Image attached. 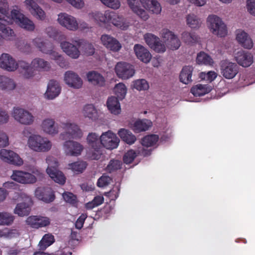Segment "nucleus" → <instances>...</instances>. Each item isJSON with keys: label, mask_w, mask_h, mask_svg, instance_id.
<instances>
[{"label": "nucleus", "mask_w": 255, "mask_h": 255, "mask_svg": "<svg viewBox=\"0 0 255 255\" xmlns=\"http://www.w3.org/2000/svg\"><path fill=\"white\" fill-rule=\"evenodd\" d=\"M87 163L83 161H78L68 164V168L76 173L82 172L87 167Z\"/></svg>", "instance_id": "obj_45"}, {"label": "nucleus", "mask_w": 255, "mask_h": 255, "mask_svg": "<svg viewBox=\"0 0 255 255\" xmlns=\"http://www.w3.org/2000/svg\"><path fill=\"white\" fill-rule=\"evenodd\" d=\"M17 235L16 230H9L5 228L3 230H0V237L2 238H12Z\"/></svg>", "instance_id": "obj_58"}, {"label": "nucleus", "mask_w": 255, "mask_h": 255, "mask_svg": "<svg viewBox=\"0 0 255 255\" xmlns=\"http://www.w3.org/2000/svg\"><path fill=\"white\" fill-rule=\"evenodd\" d=\"M221 75L227 79H233L239 72L238 65L229 60H223L220 63Z\"/></svg>", "instance_id": "obj_16"}, {"label": "nucleus", "mask_w": 255, "mask_h": 255, "mask_svg": "<svg viewBox=\"0 0 255 255\" xmlns=\"http://www.w3.org/2000/svg\"><path fill=\"white\" fill-rule=\"evenodd\" d=\"M38 216H31L28 217L26 220V223L31 227L35 229H38Z\"/></svg>", "instance_id": "obj_62"}, {"label": "nucleus", "mask_w": 255, "mask_h": 255, "mask_svg": "<svg viewBox=\"0 0 255 255\" xmlns=\"http://www.w3.org/2000/svg\"><path fill=\"white\" fill-rule=\"evenodd\" d=\"M152 126V123L148 120H139L135 121L132 126V129L136 132L147 130Z\"/></svg>", "instance_id": "obj_39"}, {"label": "nucleus", "mask_w": 255, "mask_h": 255, "mask_svg": "<svg viewBox=\"0 0 255 255\" xmlns=\"http://www.w3.org/2000/svg\"><path fill=\"white\" fill-rule=\"evenodd\" d=\"M27 145L31 150L37 152H47L53 146L52 141L39 134H32L27 139Z\"/></svg>", "instance_id": "obj_3"}, {"label": "nucleus", "mask_w": 255, "mask_h": 255, "mask_svg": "<svg viewBox=\"0 0 255 255\" xmlns=\"http://www.w3.org/2000/svg\"><path fill=\"white\" fill-rule=\"evenodd\" d=\"M33 45L42 53L48 55L50 58L55 61L61 67L65 66V61L63 56L51 44L44 42L40 38H36L33 40Z\"/></svg>", "instance_id": "obj_5"}, {"label": "nucleus", "mask_w": 255, "mask_h": 255, "mask_svg": "<svg viewBox=\"0 0 255 255\" xmlns=\"http://www.w3.org/2000/svg\"><path fill=\"white\" fill-rule=\"evenodd\" d=\"M246 7L248 12L251 15L255 16V0H247Z\"/></svg>", "instance_id": "obj_64"}, {"label": "nucleus", "mask_w": 255, "mask_h": 255, "mask_svg": "<svg viewBox=\"0 0 255 255\" xmlns=\"http://www.w3.org/2000/svg\"><path fill=\"white\" fill-rule=\"evenodd\" d=\"M63 148L66 155L78 156L81 154L84 146L78 141L69 139L63 143Z\"/></svg>", "instance_id": "obj_19"}, {"label": "nucleus", "mask_w": 255, "mask_h": 255, "mask_svg": "<svg viewBox=\"0 0 255 255\" xmlns=\"http://www.w3.org/2000/svg\"><path fill=\"white\" fill-rule=\"evenodd\" d=\"M87 81L92 85L102 87L105 85V79L103 76L96 71L88 72L86 74Z\"/></svg>", "instance_id": "obj_35"}, {"label": "nucleus", "mask_w": 255, "mask_h": 255, "mask_svg": "<svg viewBox=\"0 0 255 255\" xmlns=\"http://www.w3.org/2000/svg\"><path fill=\"white\" fill-rule=\"evenodd\" d=\"M118 135L124 142L128 144H132L136 141V137L129 130L125 128L120 129Z\"/></svg>", "instance_id": "obj_40"}, {"label": "nucleus", "mask_w": 255, "mask_h": 255, "mask_svg": "<svg viewBox=\"0 0 255 255\" xmlns=\"http://www.w3.org/2000/svg\"><path fill=\"white\" fill-rule=\"evenodd\" d=\"M57 22L60 26L71 31L78 30L79 23L77 18L66 12H60L57 15Z\"/></svg>", "instance_id": "obj_11"}, {"label": "nucleus", "mask_w": 255, "mask_h": 255, "mask_svg": "<svg viewBox=\"0 0 255 255\" xmlns=\"http://www.w3.org/2000/svg\"><path fill=\"white\" fill-rule=\"evenodd\" d=\"M160 36L164 41L167 49L176 50L181 46V41L178 36L167 28H163L161 30Z\"/></svg>", "instance_id": "obj_13"}, {"label": "nucleus", "mask_w": 255, "mask_h": 255, "mask_svg": "<svg viewBox=\"0 0 255 255\" xmlns=\"http://www.w3.org/2000/svg\"><path fill=\"white\" fill-rule=\"evenodd\" d=\"M86 142L88 145L95 150L90 156L92 159L98 160L101 156L99 149L101 148V137L97 133L91 132L88 133Z\"/></svg>", "instance_id": "obj_14"}, {"label": "nucleus", "mask_w": 255, "mask_h": 255, "mask_svg": "<svg viewBox=\"0 0 255 255\" xmlns=\"http://www.w3.org/2000/svg\"><path fill=\"white\" fill-rule=\"evenodd\" d=\"M41 131L51 136H54L59 133V128L55 120L51 117L44 118L40 124Z\"/></svg>", "instance_id": "obj_15"}, {"label": "nucleus", "mask_w": 255, "mask_h": 255, "mask_svg": "<svg viewBox=\"0 0 255 255\" xmlns=\"http://www.w3.org/2000/svg\"><path fill=\"white\" fill-rule=\"evenodd\" d=\"M181 37L182 41L187 44L194 43L198 40L197 36L194 33L187 31H184L181 33Z\"/></svg>", "instance_id": "obj_50"}, {"label": "nucleus", "mask_w": 255, "mask_h": 255, "mask_svg": "<svg viewBox=\"0 0 255 255\" xmlns=\"http://www.w3.org/2000/svg\"><path fill=\"white\" fill-rule=\"evenodd\" d=\"M136 156V153L133 150L128 151L124 155L123 160L126 164L130 163Z\"/></svg>", "instance_id": "obj_57"}, {"label": "nucleus", "mask_w": 255, "mask_h": 255, "mask_svg": "<svg viewBox=\"0 0 255 255\" xmlns=\"http://www.w3.org/2000/svg\"><path fill=\"white\" fill-rule=\"evenodd\" d=\"M81 113L85 119H88L92 122L96 121L99 117L98 110L93 104L85 105L82 110Z\"/></svg>", "instance_id": "obj_36"}, {"label": "nucleus", "mask_w": 255, "mask_h": 255, "mask_svg": "<svg viewBox=\"0 0 255 255\" xmlns=\"http://www.w3.org/2000/svg\"><path fill=\"white\" fill-rule=\"evenodd\" d=\"M139 0H127V4L131 11L144 21L149 18L148 13L139 5Z\"/></svg>", "instance_id": "obj_30"}, {"label": "nucleus", "mask_w": 255, "mask_h": 255, "mask_svg": "<svg viewBox=\"0 0 255 255\" xmlns=\"http://www.w3.org/2000/svg\"><path fill=\"white\" fill-rule=\"evenodd\" d=\"M0 68L9 72H14L19 68L23 78H29L33 75L28 62L23 60L17 62L14 58L7 53L0 55Z\"/></svg>", "instance_id": "obj_1"}, {"label": "nucleus", "mask_w": 255, "mask_h": 255, "mask_svg": "<svg viewBox=\"0 0 255 255\" xmlns=\"http://www.w3.org/2000/svg\"><path fill=\"white\" fill-rule=\"evenodd\" d=\"M61 92V87L59 83L55 80H50L48 82L44 98L48 100H53L59 96Z\"/></svg>", "instance_id": "obj_26"}, {"label": "nucleus", "mask_w": 255, "mask_h": 255, "mask_svg": "<svg viewBox=\"0 0 255 255\" xmlns=\"http://www.w3.org/2000/svg\"><path fill=\"white\" fill-rule=\"evenodd\" d=\"M103 4L113 9H118L121 6L120 0H100Z\"/></svg>", "instance_id": "obj_53"}, {"label": "nucleus", "mask_w": 255, "mask_h": 255, "mask_svg": "<svg viewBox=\"0 0 255 255\" xmlns=\"http://www.w3.org/2000/svg\"><path fill=\"white\" fill-rule=\"evenodd\" d=\"M134 52L137 58L144 63H148L150 61L152 55L149 51L140 44H135L133 47Z\"/></svg>", "instance_id": "obj_34"}, {"label": "nucleus", "mask_w": 255, "mask_h": 255, "mask_svg": "<svg viewBox=\"0 0 255 255\" xmlns=\"http://www.w3.org/2000/svg\"><path fill=\"white\" fill-rule=\"evenodd\" d=\"M29 69L32 70L33 75L29 78H24V79H31L35 75V71L47 72L51 69V66L50 63L41 58H35L33 59L30 64L28 63Z\"/></svg>", "instance_id": "obj_20"}, {"label": "nucleus", "mask_w": 255, "mask_h": 255, "mask_svg": "<svg viewBox=\"0 0 255 255\" xmlns=\"http://www.w3.org/2000/svg\"><path fill=\"white\" fill-rule=\"evenodd\" d=\"M141 5L147 12L153 14H159L162 6L157 0H139Z\"/></svg>", "instance_id": "obj_31"}, {"label": "nucleus", "mask_w": 255, "mask_h": 255, "mask_svg": "<svg viewBox=\"0 0 255 255\" xmlns=\"http://www.w3.org/2000/svg\"><path fill=\"white\" fill-rule=\"evenodd\" d=\"M100 40L102 44L108 50L114 52H119L122 48L120 41L114 37L107 34L101 35Z\"/></svg>", "instance_id": "obj_24"}, {"label": "nucleus", "mask_w": 255, "mask_h": 255, "mask_svg": "<svg viewBox=\"0 0 255 255\" xmlns=\"http://www.w3.org/2000/svg\"><path fill=\"white\" fill-rule=\"evenodd\" d=\"M133 87L138 91H145L149 89V86L146 80L143 79L133 81Z\"/></svg>", "instance_id": "obj_51"}, {"label": "nucleus", "mask_w": 255, "mask_h": 255, "mask_svg": "<svg viewBox=\"0 0 255 255\" xmlns=\"http://www.w3.org/2000/svg\"><path fill=\"white\" fill-rule=\"evenodd\" d=\"M17 88V84L12 78L4 74H0V91L10 92Z\"/></svg>", "instance_id": "obj_32"}, {"label": "nucleus", "mask_w": 255, "mask_h": 255, "mask_svg": "<svg viewBox=\"0 0 255 255\" xmlns=\"http://www.w3.org/2000/svg\"><path fill=\"white\" fill-rule=\"evenodd\" d=\"M187 25L192 29L198 28L202 24L201 19L196 15L191 13L186 16Z\"/></svg>", "instance_id": "obj_42"}, {"label": "nucleus", "mask_w": 255, "mask_h": 255, "mask_svg": "<svg viewBox=\"0 0 255 255\" xmlns=\"http://www.w3.org/2000/svg\"><path fill=\"white\" fill-rule=\"evenodd\" d=\"M207 25L210 31L215 35L223 37L227 35L226 25L222 19L216 15L211 14L208 16Z\"/></svg>", "instance_id": "obj_8"}, {"label": "nucleus", "mask_w": 255, "mask_h": 255, "mask_svg": "<svg viewBox=\"0 0 255 255\" xmlns=\"http://www.w3.org/2000/svg\"><path fill=\"white\" fill-rule=\"evenodd\" d=\"M14 220V217L11 213L7 212H0V225L10 226Z\"/></svg>", "instance_id": "obj_46"}, {"label": "nucleus", "mask_w": 255, "mask_h": 255, "mask_svg": "<svg viewBox=\"0 0 255 255\" xmlns=\"http://www.w3.org/2000/svg\"><path fill=\"white\" fill-rule=\"evenodd\" d=\"M4 7V0H0V36L10 40L15 37V33L11 28L7 26V24L11 22L12 19L8 15V13Z\"/></svg>", "instance_id": "obj_6"}, {"label": "nucleus", "mask_w": 255, "mask_h": 255, "mask_svg": "<svg viewBox=\"0 0 255 255\" xmlns=\"http://www.w3.org/2000/svg\"><path fill=\"white\" fill-rule=\"evenodd\" d=\"M110 24L122 30L127 29L129 25V22L122 15L112 11H110L108 26Z\"/></svg>", "instance_id": "obj_27"}, {"label": "nucleus", "mask_w": 255, "mask_h": 255, "mask_svg": "<svg viewBox=\"0 0 255 255\" xmlns=\"http://www.w3.org/2000/svg\"><path fill=\"white\" fill-rule=\"evenodd\" d=\"M9 145L8 137L6 133L0 130V147H6Z\"/></svg>", "instance_id": "obj_63"}, {"label": "nucleus", "mask_w": 255, "mask_h": 255, "mask_svg": "<svg viewBox=\"0 0 255 255\" xmlns=\"http://www.w3.org/2000/svg\"><path fill=\"white\" fill-rule=\"evenodd\" d=\"M11 117L17 123L24 126H31L35 118L29 110L19 107H14L11 111Z\"/></svg>", "instance_id": "obj_9"}, {"label": "nucleus", "mask_w": 255, "mask_h": 255, "mask_svg": "<svg viewBox=\"0 0 255 255\" xmlns=\"http://www.w3.org/2000/svg\"><path fill=\"white\" fill-rule=\"evenodd\" d=\"M234 57L238 64L244 67H249L254 62V57L252 54L243 50L236 53Z\"/></svg>", "instance_id": "obj_29"}, {"label": "nucleus", "mask_w": 255, "mask_h": 255, "mask_svg": "<svg viewBox=\"0 0 255 255\" xmlns=\"http://www.w3.org/2000/svg\"><path fill=\"white\" fill-rule=\"evenodd\" d=\"M197 62L199 64L213 66L214 62L212 58L207 53L200 52L197 56Z\"/></svg>", "instance_id": "obj_44"}, {"label": "nucleus", "mask_w": 255, "mask_h": 255, "mask_svg": "<svg viewBox=\"0 0 255 255\" xmlns=\"http://www.w3.org/2000/svg\"><path fill=\"white\" fill-rule=\"evenodd\" d=\"M217 73L215 71H210L207 73L202 72L200 77L201 79L206 80L210 82L214 81L217 77Z\"/></svg>", "instance_id": "obj_55"}, {"label": "nucleus", "mask_w": 255, "mask_h": 255, "mask_svg": "<svg viewBox=\"0 0 255 255\" xmlns=\"http://www.w3.org/2000/svg\"><path fill=\"white\" fill-rule=\"evenodd\" d=\"M60 126L63 129V131L59 134V138L61 140L80 139L83 136L84 132L80 126L72 121L62 122Z\"/></svg>", "instance_id": "obj_2"}, {"label": "nucleus", "mask_w": 255, "mask_h": 255, "mask_svg": "<svg viewBox=\"0 0 255 255\" xmlns=\"http://www.w3.org/2000/svg\"><path fill=\"white\" fill-rule=\"evenodd\" d=\"M34 195L38 199L47 203L53 202L55 198L54 191L50 187L37 188Z\"/></svg>", "instance_id": "obj_28"}, {"label": "nucleus", "mask_w": 255, "mask_h": 255, "mask_svg": "<svg viewBox=\"0 0 255 255\" xmlns=\"http://www.w3.org/2000/svg\"><path fill=\"white\" fill-rule=\"evenodd\" d=\"M106 104L108 109L111 114L118 115L121 113V105L118 98L114 96L109 97L107 101Z\"/></svg>", "instance_id": "obj_37"}, {"label": "nucleus", "mask_w": 255, "mask_h": 255, "mask_svg": "<svg viewBox=\"0 0 255 255\" xmlns=\"http://www.w3.org/2000/svg\"><path fill=\"white\" fill-rule=\"evenodd\" d=\"M152 49L157 53H163L166 51L167 47L164 41L162 42L159 38Z\"/></svg>", "instance_id": "obj_56"}, {"label": "nucleus", "mask_w": 255, "mask_h": 255, "mask_svg": "<svg viewBox=\"0 0 255 255\" xmlns=\"http://www.w3.org/2000/svg\"><path fill=\"white\" fill-rule=\"evenodd\" d=\"M212 87L207 85L197 84L191 89V93L196 96H203L209 93Z\"/></svg>", "instance_id": "obj_41"}, {"label": "nucleus", "mask_w": 255, "mask_h": 255, "mask_svg": "<svg viewBox=\"0 0 255 255\" xmlns=\"http://www.w3.org/2000/svg\"><path fill=\"white\" fill-rule=\"evenodd\" d=\"M101 137V147L112 150L118 147L120 139L117 135L111 130L102 133Z\"/></svg>", "instance_id": "obj_18"}, {"label": "nucleus", "mask_w": 255, "mask_h": 255, "mask_svg": "<svg viewBox=\"0 0 255 255\" xmlns=\"http://www.w3.org/2000/svg\"><path fill=\"white\" fill-rule=\"evenodd\" d=\"M13 199L17 201L13 213L20 217L28 215L33 202L30 197L24 193H15Z\"/></svg>", "instance_id": "obj_7"}, {"label": "nucleus", "mask_w": 255, "mask_h": 255, "mask_svg": "<svg viewBox=\"0 0 255 255\" xmlns=\"http://www.w3.org/2000/svg\"><path fill=\"white\" fill-rule=\"evenodd\" d=\"M110 10L101 11L98 10L90 12L88 16L90 20L100 26H108V19Z\"/></svg>", "instance_id": "obj_22"}, {"label": "nucleus", "mask_w": 255, "mask_h": 255, "mask_svg": "<svg viewBox=\"0 0 255 255\" xmlns=\"http://www.w3.org/2000/svg\"><path fill=\"white\" fill-rule=\"evenodd\" d=\"M122 163L118 160H111L106 167V170L108 172H114L121 168Z\"/></svg>", "instance_id": "obj_54"}, {"label": "nucleus", "mask_w": 255, "mask_h": 255, "mask_svg": "<svg viewBox=\"0 0 255 255\" xmlns=\"http://www.w3.org/2000/svg\"><path fill=\"white\" fill-rule=\"evenodd\" d=\"M236 40L245 48L251 49L253 47V41L244 30L238 29L236 32Z\"/></svg>", "instance_id": "obj_33"}, {"label": "nucleus", "mask_w": 255, "mask_h": 255, "mask_svg": "<svg viewBox=\"0 0 255 255\" xmlns=\"http://www.w3.org/2000/svg\"><path fill=\"white\" fill-rule=\"evenodd\" d=\"M159 38L152 33H146L144 39L146 44L152 49Z\"/></svg>", "instance_id": "obj_52"}, {"label": "nucleus", "mask_w": 255, "mask_h": 255, "mask_svg": "<svg viewBox=\"0 0 255 255\" xmlns=\"http://www.w3.org/2000/svg\"><path fill=\"white\" fill-rule=\"evenodd\" d=\"M59 42L61 49L68 56L73 59L79 58L81 53L79 48L75 44L79 45V40L71 42L66 39L64 34H61L59 37Z\"/></svg>", "instance_id": "obj_10"}, {"label": "nucleus", "mask_w": 255, "mask_h": 255, "mask_svg": "<svg viewBox=\"0 0 255 255\" xmlns=\"http://www.w3.org/2000/svg\"><path fill=\"white\" fill-rule=\"evenodd\" d=\"M193 68L191 66H185L182 69L180 75V81L185 84H188L192 81V73Z\"/></svg>", "instance_id": "obj_43"}, {"label": "nucleus", "mask_w": 255, "mask_h": 255, "mask_svg": "<svg viewBox=\"0 0 255 255\" xmlns=\"http://www.w3.org/2000/svg\"><path fill=\"white\" fill-rule=\"evenodd\" d=\"M26 8L36 19L44 20L46 14L44 10L33 0H25L24 2Z\"/></svg>", "instance_id": "obj_25"}, {"label": "nucleus", "mask_w": 255, "mask_h": 255, "mask_svg": "<svg viewBox=\"0 0 255 255\" xmlns=\"http://www.w3.org/2000/svg\"><path fill=\"white\" fill-rule=\"evenodd\" d=\"M68 3L76 9H81L84 7V0H65Z\"/></svg>", "instance_id": "obj_61"}, {"label": "nucleus", "mask_w": 255, "mask_h": 255, "mask_svg": "<svg viewBox=\"0 0 255 255\" xmlns=\"http://www.w3.org/2000/svg\"><path fill=\"white\" fill-rule=\"evenodd\" d=\"M0 159L4 162L16 166H20L23 164V160L20 156L11 150L1 149L0 150Z\"/></svg>", "instance_id": "obj_21"}, {"label": "nucleus", "mask_w": 255, "mask_h": 255, "mask_svg": "<svg viewBox=\"0 0 255 255\" xmlns=\"http://www.w3.org/2000/svg\"><path fill=\"white\" fill-rule=\"evenodd\" d=\"M10 16L12 21L21 28L30 31L34 30L35 26L34 22L19 10H12L10 12Z\"/></svg>", "instance_id": "obj_12"}, {"label": "nucleus", "mask_w": 255, "mask_h": 255, "mask_svg": "<svg viewBox=\"0 0 255 255\" xmlns=\"http://www.w3.org/2000/svg\"><path fill=\"white\" fill-rule=\"evenodd\" d=\"M38 229L48 226L50 224V219L47 217L38 216Z\"/></svg>", "instance_id": "obj_60"}, {"label": "nucleus", "mask_w": 255, "mask_h": 255, "mask_svg": "<svg viewBox=\"0 0 255 255\" xmlns=\"http://www.w3.org/2000/svg\"><path fill=\"white\" fill-rule=\"evenodd\" d=\"M115 70L117 76L124 80L132 77L135 73L133 66L125 62H118L115 66Z\"/></svg>", "instance_id": "obj_17"}, {"label": "nucleus", "mask_w": 255, "mask_h": 255, "mask_svg": "<svg viewBox=\"0 0 255 255\" xmlns=\"http://www.w3.org/2000/svg\"><path fill=\"white\" fill-rule=\"evenodd\" d=\"M114 92L118 99L123 100L126 95L127 88L124 83H119L115 85Z\"/></svg>", "instance_id": "obj_48"}, {"label": "nucleus", "mask_w": 255, "mask_h": 255, "mask_svg": "<svg viewBox=\"0 0 255 255\" xmlns=\"http://www.w3.org/2000/svg\"><path fill=\"white\" fill-rule=\"evenodd\" d=\"M64 82L69 87L79 89L83 87V81L79 75L73 71H67L64 74Z\"/></svg>", "instance_id": "obj_23"}, {"label": "nucleus", "mask_w": 255, "mask_h": 255, "mask_svg": "<svg viewBox=\"0 0 255 255\" xmlns=\"http://www.w3.org/2000/svg\"><path fill=\"white\" fill-rule=\"evenodd\" d=\"M54 242V236L51 234H47L43 237L38 244V246L40 250H45Z\"/></svg>", "instance_id": "obj_47"}, {"label": "nucleus", "mask_w": 255, "mask_h": 255, "mask_svg": "<svg viewBox=\"0 0 255 255\" xmlns=\"http://www.w3.org/2000/svg\"><path fill=\"white\" fill-rule=\"evenodd\" d=\"M158 136L155 134H151L144 136L141 139L143 146L150 147L155 145L158 140Z\"/></svg>", "instance_id": "obj_49"}, {"label": "nucleus", "mask_w": 255, "mask_h": 255, "mask_svg": "<svg viewBox=\"0 0 255 255\" xmlns=\"http://www.w3.org/2000/svg\"><path fill=\"white\" fill-rule=\"evenodd\" d=\"M112 182V179L107 175H103L98 180L97 185L100 187H104L108 185Z\"/></svg>", "instance_id": "obj_59"}, {"label": "nucleus", "mask_w": 255, "mask_h": 255, "mask_svg": "<svg viewBox=\"0 0 255 255\" xmlns=\"http://www.w3.org/2000/svg\"><path fill=\"white\" fill-rule=\"evenodd\" d=\"M28 172L20 170H13L11 175L12 180L22 184H33L35 183L38 178L42 177L43 174L37 168L34 167Z\"/></svg>", "instance_id": "obj_4"}, {"label": "nucleus", "mask_w": 255, "mask_h": 255, "mask_svg": "<svg viewBox=\"0 0 255 255\" xmlns=\"http://www.w3.org/2000/svg\"><path fill=\"white\" fill-rule=\"evenodd\" d=\"M46 172L55 182L61 185H63L65 183L66 177L61 171L55 168H47Z\"/></svg>", "instance_id": "obj_38"}]
</instances>
